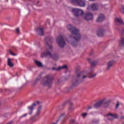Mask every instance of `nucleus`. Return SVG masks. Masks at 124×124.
<instances>
[{"label": "nucleus", "instance_id": "f257e3e1", "mask_svg": "<svg viewBox=\"0 0 124 124\" xmlns=\"http://www.w3.org/2000/svg\"><path fill=\"white\" fill-rule=\"evenodd\" d=\"M67 29L71 33L69 35L68 42L70 43L72 46L75 47L77 46L78 45V42L81 39V34H80L79 30L76 27L70 24L67 25Z\"/></svg>", "mask_w": 124, "mask_h": 124}, {"label": "nucleus", "instance_id": "f03ea898", "mask_svg": "<svg viewBox=\"0 0 124 124\" xmlns=\"http://www.w3.org/2000/svg\"><path fill=\"white\" fill-rule=\"evenodd\" d=\"M53 37H47L45 39L46 44V52H44L42 53L41 57V58H44V57H50V58H52L53 60H57L58 59V56L54 54H52L51 53V51L53 50V46H51V44L53 43Z\"/></svg>", "mask_w": 124, "mask_h": 124}, {"label": "nucleus", "instance_id": "7ed1b4c3", "mask_svg": "<svg viewBox=\"0 0 124 124\" xmlns=\"http://www.w3.org/2000/svg\"><path fill=\"white\" fill-rule=\"evenodd\" d=\"M93 72H88L86 74L85 72H81L78 73L77 75L78 78H81L80 79L78 80H73L72 86L73 87L78 85L80 83H82L84 81V79L88 78L89 79H93L96 76V74H93Z\"/></svg>", "mask_w": 124, "mask_h": 124}, {"label": "nucleus", "instance_id": "20e7f679", "mask_svg": "<svg viewBox=\"0 0 124 124\" xmlns=\"http://www.w3.org/2000/svg\"><path fill=\"white\" fill-rule=\"evenodd\" d=\"M72 12L75 17H82L83 19L85 20V21H90L93 18V16L92 13H84V11L80 9H73Z\"/></svg>", "mask_w": 124, "mask_h": 124}, {"label": "nucleus", "instance_id": "39448f33", "mask_svg": "<svg viewBox=\"0 0 124 124\" xmlns=\"http://www.w3.org/2000/svg\"><path fill=\"white\" fill-rule=\"evenodd\" d=\"M53 81H54V77L51 75H47L43 78L42 84L43 86H47L51 88Z\"/></svg>", "mask_w": 124, "mask_h": 124}, {"label": "nucleus", "instance_id": "423d86ee", "mask_svg": "<svg viewBox=\"0 0 124 124\" xmlns=\"http://www.w3.org/2000/svg\"><path fill=\"white\" fill-rule=\"evenodd\" d=\"M56 41L60 48H64V46L66 45V43L65 42V41L64 40V39H63V37H62V36H58Z\"/></svg>", "mask_w": 124, "mask_h": 124}, {"label": "nucleus", "instance_id": "0eeeda50", "mask_svg": "<svg viewBox=\"0 0 124 124\" xmlns=\"http://www.w3.org/2000/svg\"><path fill=\"white\" fill-rule=\"evenodd\" d=\"M87 9L88 10H92V11H97V10H98V5L96 3L91 4L88 6Z\"/></svg>", "mask_w": 124, "mask_h": 124}, {"label": "nucleus", "instance_id": "6e6552de", "mask_svg": "<svg viewBox=\"0 0 124 124\" xmlns=\"http://www.w3.org/2000/svg\"><path fill=\"white\" fill-rule=\"evenodd\" d=\"M105 32L106 31L104 27H100L97 31V34L98 36H104Z\"/></svg>", "mask_w": 124, "mask_h": 124}, {"label": "nucleus", "instance_id": "1a4fd4ad", "mask_svg": "<svg viewBox=\"0 0 124 124\" xmlns=\"http://www.w3.org/2000/svg\"><path fill=\"white\" fill-rule=\"evenodd\" d=\"M105 102V99H102L101 101L97 102L94 105V107L95 108H100L102 106V105Z\"/></svg>", "mask_w": 124, "mask_h": 124}, {"label": "nucleus", "instance_id": "9d476101", "mask_svg": "<svg viewBox=\"0 0 124 124\" xmlns=\"http://www.w3.org/2000/svg\"><path fill=\"white\" fill-rule=\"evenodd\" d=\"M107 116H108V119L109 121H113L114 119H116V118L118 117L117 114H114L113 113H108L107 114Z\"/></svg>", "mask_w": 124, "mask_h": 124}, {"label": "nucleus", "instance_id": "9b49d317", "mask_svg": "<svg viewBox=\"0 0 124 124\" xmlns=\"http://www.w3.org/2000/svg\"><path fill=\"white\" fill-rule=\"evenodd\" d=\"M76 5L80 7H85L86 6V1L84 0H78Z\"/></svg>", "mask_w": 124, "mask_h": 124}, {"label": "nucleus", "instance_id": "f8f14e48", "mask_svg": "<svg viewBox=\"0 0 124 124\" xmlns=\"http://www.w3.org/2000/svg\"><path fill=\"white\" fill-rule=\"evenodd\" d=\"M36 31L39 35L42 36L44 34V30L42 28H37Z\"/></svg>", "mask_w": 124, "mask_h": 124}, {"label": "nucleus", "instance_id": "ddd939ff", "mask_svg": "<svg viewBox=\"0 0 124 124\" xmlns=\"http://www.w3.org/2000/svg\"><path fill=\"white\" fill-rule=\"evenodd\" d=\"M113 65H114V61H112L108 62L107 64L106 70H110L111 67H113Z\"/></svg>", "mask_w": 124, "mask_h": 124}, {"label": "nucleus", "instance_id": "4468645a", "mask_svg": "<svg viewBox=\"0 0 124 124\" xmlns=\"http://www.w3.org/2000/svg\"><path fill=\"white\" fill-rule=\"evenodd\" d=\"M67 68V65H64L61 67H59L58 68H53L51 70L53 71H60L61 69H66Z\"/></svg>", "mask_w": 124, "mask_h": 124}, {"label": "nucleus", "instance_id": "2eb2a0df", "mask_svg": "<svg viewBox=\"0 0 124 124\" xmlns=\"http://www.w3.org/2000/svg\"><path fill=\"white\" fill-rule=\"evenodd\" d=\"M104 21V15L103 14H100L97 19V22L100 23Z\"/></svg>", "mask_w": 124, "mask_h": 124}, {"label": "nucleus", "instance_id": "dca6fc26", "mask_svg": "<svg viewBox=\"0 0 124 124\" xmlns=\"http://www.w3.org/2000/svg\"><path fill=\"white\" fill-rule=\"evenodd\" d=\"M36 106V103H33L31 106L28 107V109L31 111L29 112V115H31L32 114V111L34 110V107Z\"/></svg>", "mask_w": 124, "mask_h": 124}, {"label": "nucleus", "instance_id": "f3484780", "mask_svg": "<svg viewBox=\"0 0 124 124\" xmlns=\"http://www.w3.org/2000/svg\"><path fill=\"white\" fill-rule=\"evenodd\" d=\"M40 79H41V76L39 75L35 79L34 82H32V86H35V85L37 84L38 82H39Z\"/></svg>", "mask_w": 124, "mask_h": 124}, {"label": "nucleus", "instance_id": "a211bd4d", "mask_svg": "<svg viewBox=\"0 0 124 124\" xmlns=\"http://www.w3.org/2000/svg\"><path fill=\"white\" fill-rule=\"evenodd\" d=\"M88 62H91V65L92 67H93V66H95V65H96V64H97V62L96 61H92L91 59L88 58Z\"/></svg>", "mask_w": 124, "mask_h": 124}, {"label": "nucleus", "instance_id": "6ab92c4d", "mask_svg": "<svg viewBox=\"0 0 124 124\" xmlns=\"http://www.w3.org/2000/svg\"><path fill=\"white\" fill-rule=\"evenodd\" d=\"M8 65L10 67H13L14 66V64L12 62L10 58L8 59Z\"/></svg>", "mask_w": 124, "mask_h": 124}, {"label": "nucleus", "instance_id": "aec40b11", "mask_svg": "<svg viewBox=\"0 0 124 124\" xmlns=\"http://www.w3.org/2000/svg\"><path fill=\"white\" fill-rule=\"evenodd\" d=\"M115 21L116 23H119V24H121V25H124V22L123 21V20H122V19L121 18L116 17L115 19Z\"/></svg>", "mask_w": 124, "mask_h": 124}, {"label": "nucleus", "instance_id": "412c9836", "mask_svg": "<svg viewBox=\"0 0 124 124\" xmlns=\"http://www.w3.org/2000/svg\"><path fill=\"white\" fill-rule=\"evenodd\" d=\"M70 107L68 108L69 112H72L74 110V108L73 107V103L72 102L69 103Z\"/></svg>", "mask_w": 124, "mask_h": 124}, {"label": "nucleus", "instance_id": "4be33fe9", "mask_svg": "<svg viewBox=\"0 0 124 124\" xmlns=\"http://www.w3.org/2000/svg\"><path fill=\"white\" fill-rule=\"evenodd\" d=\"M35 63H36V65H37V66H39V67H42V66H43L42 63H41L39 61H37L35 60Z\"/></svg>", "mask_w": 124, "mask_h": 124}, {"label": "nucleus", "instance_id": "5701e85b", "mask_svg": "<svg viewBox=\"0 0 124 124\" xmlns=\"http://www.w3.org/2000/svg\"><path fill=\"white\" fill-rule=\"evenodd\" d=\"M41 108H42V107L40 106L37 111V113L36 114V116H35V117H36V116H38V115H39V114H40V111H41Z\"/></svg>", "mask_w": 124, "mask_h": 124}, {"label": "nucleus", "instance_id": "b1692460", "mask_svg": "<svg viewBox=\"0 0 124 124\" xmlns=\"http://www.w3.org/2000/svg\"><path fill=\"white\" fill-rule=\"evenodd\" d=\"M79 0H70V1L75 5H77Z\"/></svg>", "mask_w": 124, "mask_h": 124}, {"label": "nucleus", "instance_id": "393cba45", "mask_svg": "<svg viewBox=\"0 0 124 124\" xmlns=\"http://www.w3.org/2000/svg\"><path fill=\"white\" fill-rule=\"evenodd\" d=\"M120 44L121 45H122L124 46V37H121V40H120Z\"/></svg>", "mask_w": 124, "mask_h": 124}, {"label": "nucleus", "instance_id": "a878e982", "mask_svg": "<svg viewBox=\"0 0 124 124\" xmlns=\"http://www.w3.org/2000/svg\"><path fill=\"white\" fill-rule=\"evenodd\" d=\"M110 103H111V100H107L106 102L104 103H104L103 104H104V105H109V104H110Z\"/></svg>", "mask_w": 124, "mask_h": 124}, {"label": "nucleus", "instance_id": "bb28decb", "mask_svg": "<svg viewBox=\"0 0 124 124\" xmlns=\"http://www.w3.org/2000/svg\"><path fill=\"white\" fill-rule=\"evenodd\" d=\"M87 115H88V113H84L81 114V116L82 117V118H86V117H87Z\"/></svg>", "mask_w": 124, "mask_h": 124}, {"label": "nucleus", "instance_id": "cd10ccee", "mask_svg": "<svg viewBox=\"0 0 124 124\" xmlns=\"http://www.w3.org/2000/svg\"><path fill=\"white\" fill-rule=\"evenodd\" d=\"M70 124H77V123H75V120L74 119H71L70 120Z\"/></svg>", "mask_w": 124, "mask_h": 124}, {"label": "nucleus", "instance_id": "c85d7f7f", "mask_svg": "<svg viewBox=\"0 0 124 124\" xmlns=\"http://www.w3.org/2000/svg\"><path fill=\"white\" fill-rule=\"evenodd\" d=\"M9 54L12 55V56H16V54L13 53L12 51H11V49L9 50Z\"/></svg>", "mask_w": 124, "mask_h": 124}, {"label": "nucleus", "instance_id": "c756f323", "mask_svg": "<svg viewBox=\"0 0 124 124\" xmlns=\"http://www.w3.org/2000/svg\"><path fill=\"white\" fill-rule=\"evenodd\" d=\"M80 66H78L77 67H76V72L77 73V72H78V71H79V70L80 69Z\"/></svg>", "mask_w": 124, "mask_h": 124}, {"label": "nucleus", "instance_id": "7c9ffc66", "mask_svg": "<svg viewBox=\"0 0 124 124\" xmlns=\"http://www.w3.org/2000/svg\"><path fill=\"white\" fill-rule=\"evenodd\" d=\"M28 115V114L25 113L23 114L22 116L19 117V119H22V118H24V117H26Z\"/></svg>", "mask_w": 124, "mask_h": 124}, {"label": "nucleus", "instance_id": "2f4dec72", "mask_svg": "<svg viewBox=\"0 0 124 124\" xmlns=\"http://www.w3.org/2000/svg\"><path fill=\"white\" fill-rule=\"evenodd\" d=\"M16 32L17 33H18V34L20 33V30L19 29V28H16Z\"/></svg>", "mask_w": 124, "mask_h": 124}, {"label": "nucleus", "instance_id": "473e14b6", "mask_svg": "<svg viewBox=\"0 0 124 124\" xmlns=\"http://www.w3.org/2000/svg\"><path fill=\"white\" fill-rule=\"evenodd\" d=\"M119 106H120V103L118 102L117 105H116V109H117V108H118Z\"/></svg>", "mask_w": 124, "mask_h": 124}, {"label": "nucleus", "instance_id": "72a5a7b5", "mask_svg": "<svg viewBox=\"0 0 124 124\" xmlns=\"http://www.w3.org/2000/svg\"><path fill=\"white\" fill-rule=\"evenodd\" d=\"M122 11H121V12H122V13H123V14H124V6H122Z\"/></svg>", "mask_w": 124, "mask_h": 124}, {"label": "nucleus", "instance_id": "f704fd0d", "mask_svg": "<svg viewBox=\"0 0 124 124\" xmlns=\"http://www.w3.org/2000/svg\"><path fill=\"white\" fill-rule=\"evenodd\" d=\"M122 34H124V28H123V29H122Z\"/></svg>", "mask_w": 124, "mask_h": 124}, {"label": "nucleus", "instance_id": "c9c22d12", "mask_svg": "<svg viewBox=\"0 0 124 124\" xmlns=\"http://www.w3.org/2000/svg\"><path fill=\"white\" fill-rule=\"evenodd\" d=\"M87 109H88V110L90 109H92V106H89V107H88Z\"/></svg>", "mask_w": 124, "mask_h": 124}, {"label": "nucleus", "instance_id": "e433bc0d", "mask_svg": "<svg viewBox=\"0 0 124 124\" xmlns=\"http://www.w3.org/2000/svg\"><path fill=\"white\" fill-rule=\"evenodd\" d=\"M32 122H36V121H37V120H35V119H34L33 118H32Z\"/></svg>", "mask_w": 124, "mask_h": 124}, {"label": "nucleus", "instance_id": "4c0bfd02", "mask_svg": "<svg viewBox=\"0 0 124 124\" xmlns=\"http://www.w3.org/2000/svg\"><path fill=\"white\" fill-rule=\"evenodd\" d=\"M40 103V102H39V101H37V102H36V104H39Z\"/></svg>", "mask_w": 124, "mask_h": 124}, {"label": "nucleus", "instance_id": "58836bf2", "mask_svg": "<svg viewBox=\"0 0 124 124\" xmlns=\"http://www.w3.org/2000/svg\"><path fill=\"white\" fill-rule=\"evenodd\" d=\"M90 56H91V57L93 56V53H90Z\"/></svg>", "mask_w": 124, "mask_h": 124}, {"label": "nucleus", "instance_id": "ea45409f", "mask_svg": "<svg viewBox=\"0 0 124 124\" xmlns=\"http://www.w3.org/2000/svg\"><path fill=\"white\" fill-rule=\"evenodd\" d=\"M37 3H39V1H38L37 2Z\"/></svg>", "mask_w": 124, "mask_h": 124}, {"label": "nucleus", "instance_id": "a19ab883", "mask_svg": "<svg viewBox=\"0 0 124 124\" xmlns=\"http://www.w3.org/2000/svg\"><path fill=\"white\" fill-rule=\"evenodd\" d=\"M0 62H1V59L0 58Z\"/></svg>", "mask_w": 124, "mask_h": 124}, {"label": "nucleus", "instance_id": "79ce46f5", "mask_svg": "<svg viewBox=\"0 0 124 124\" xmlns=\"http://www.w3.org/2000/svg\"><path fill=\"white\" fill-rule=\"evenodd\" d=\"M95 122H96V123H98V121H95Z\"/></svg>", "mask_w": 124, "mask_h": 124}]
</instances>
